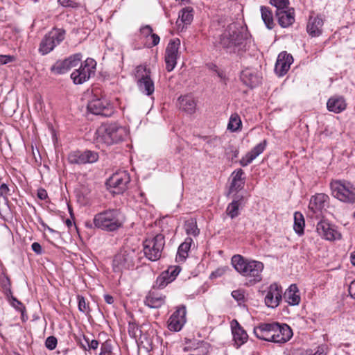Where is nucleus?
<instances>
[{"instance_id":"5fc2aeb1","label":"nucleus","mask_w":355,"mask_h":355,"mask_svg":"<svg viewBox=\"0 0 355 355\" xmlns=\"http://www.w3.org/2000/svg\"><path fill=\"white\" fill-rule=\"evenodd\" d=\"M232 297L239 304L244 300V293L241 290H235L232 292Z\"/></svg>"},{"instance_id":"39448f33","label":"nucleus","mask_w":355,"mask_h":355,"mask_svg":"<svg viewBox=\"0 0 355 355\" xmlns=\"http://www.w3.org/2000/svg\"><path fill=\"white\" fill-rule=\"evenodd\" d=\"M65 34L66 32L62 28H53L41 40L38 49L39 53L44 55L51 52L64 40Z\"/></svg>"},{"instance_id":"9d476101","label":"nucleus","mask_w":355,"mask_h":355,"mask_svg":"<svg viewBox=\"0 0 355 355\" xmlns=\"http://www.w3.org/2000/svg\"><path fill=\"white\" fill-rule=\"evenodd\" d=\"M96 62L92 58H87L82 63L78 69L71 74V78L76 85H81L87 81L91 76H94Z\"/></svg>"},{"instance_id":"c03bdc74","label":"nucleus","mask_w":355,"mask_h":355,"mask_svg":"<svg viewBox=\"0 0 355 355\" xmlns=\"http://www.w3.org/2000/svg\"><path fill=\"white\" fill-rule=\"evenodd\" d=\"M239 206V203L238 201H233L228 205L226 211L232 218H234L238 216Z\"/></svg>"},{"instance_id":"bf43d9fd","label":"nucleus","mask_w":355,"mask_h":355,"mask_svg":"<svg viewBox=\"0 0 355 355\" xmlns=\"http://www.w3.org/2000/svg\"><path fill=\"white\" fill-rule=\"evenodd\" d=\"M12 61V57L10 55H0V64H5Z\"/></svg>"},{"instance_id":"9b49d317","label":"nucleus","mask_w":355,"mask_h":355,"mask_svg":"<svg viewBox=\"0 0 355 355\" xmlns=\"http://www.w3.org/2000/svg\"><path fill=\"white\" fill-rule=\"evenodd\" d=\"M130 177L126 171H119L114 173L106 182L107 186L114 194H121L128 189Z\"/></svg>"},{"instance_id":"f3484780","label":"nucleus","mask_w":355,"mask_h":355,"mask_svg":"<svg viewBox=\"0 0 355 355\" xmlns=\"http://www.w3.org/2000/svg\"><path fill=\"white\" fill-rule=\"evenodd\" d=\"M240 78L245 85L251 88L258 86L262 78L257 70L248 68L242 71Z\"/></svg>"},{"instance_id":"4468645a","label":"nucleus","mask_w":355,"mask_h":355,"mask_svg":"<svg viewBox=\"0 0 355 355\" xmlns=\"http://www.w3.org/2000/svg\"><path fill=\"white\" fill-rule=\"evenodd\" d=\"M186 308L182 306L178 309L169 318L168 327L171 331H179L186 322Z\"/></svg>"},{"instance_id":"dca6fc26","label":"nucleus","mask_w":355,"mask_h":355,"mask_svg":"<svg viewBox=\"0 0 355 355\" xmlns=\"http://www.w3.org/2000/svg\"><path fill=\"white\" fill-rule=\"evenodd\" d=\"M318 233L324 239L334 241L340 239V234L327 221H320L316 227Z\"/></svg>"},{"instance_id":"e2e57ef3","label":"nucleus","mask_w":355,"mask_h":355,"mask_svg":"<svg viewBox=\"0 0 355 355\" xmlns=\"http://www.w3.org/2000/svg\"><path fill=\"white\" fill-rule=\"evenodd\" d=\"M58 3L64 7H72L73 3L71 0H58Z\"/></svg>"},{"instance_id":"052dcab7","label":"nucleus","mask_w":355,"mask_h":355,"mask_svg":"<svg viewBox=\"0 0 355 355\" xmlns=\"http://www.w3.org/2000/svg\"><path fill=\"white\" fill-rule=\"evenodd\" d=\"M349 293L350 296L355 299V279L351 282L349 286Z\"/></svg>"},{"instance_id":"0eeeda50","label":"nucleus","mask_w":355,"mask_h":355,"mask_svg":"<svg viewBox=\"0 0 355 355\" xmlns=\"http://www.w3.org/2000/svg\"><path fill=\"white\" fill-rule=\"evenodd\" d=\"M333 196L339 200L353 204L355 202V187L349 182L337 180L331 183Z\"/></svg>"},{"instance_id":"c756f323","label":"nucleus","mask_w":355,"mask_h":355,"mask_svg":"<svg viewBox=\"0 0 355 355\" xmlns=\"http://www.w3.org/2000/svg\"><path fill=\"white\" fill-rule=\"evenodd\" d=\"M244 172L242 169L239 168L232 173V181L231 184V189L236 191L241 189L245 184L243 175Z\"/></svg>"},{"instance_id":"864d4df0","label":"nucleus","mask_w":355,"mask_h":355,"mask_svg":"<svg viewBox=\"0 0 355 355\" xmlns=\"http://www.w3.org/2000/svg\"><path fill=\"white\" fill-rule=\"evenodd\" d=\"M112 352V345L107 341L103 343L101 347L99 355H107Z\"/></svg>"},{"instance_id":"393cba45","label":"nucleus","mask_w":355,"mask_h":355,"mask_svg":"<svg viewBox=\"0 0 355 355\" xmlns=\"http://www.w3.org/2000/svg\"><path fill=\"white\" fill-rule=\"evenodd\" d=\"M266 144V140L264 139L262 142H261L260 144H257L255 147H254L252 149V150L246 155L245 158L241 159V164L243 166H245L248 164H250L253 159H254L264 150Z\"/></svg>"},{"instance_id":"e433bc0d","label":"nucleus","mask_w":355,"mask_h":355,"mask_svg":"<svg viewBox=\"0 0 355 355\" xmlns=\"http://www.w3.org/2000/svg\"><path fill=\"white\" fill-rule=\"evenodd\" d=\"M7 300H8L10 305L13 308H15L16 310L19 311L21 313V318L23 320H24V315L26 311L25 306L12 295L9 297H7Z\"/></svg>"},{"instance_id":"680f3d73","label":"nucleus","mask_w":355,"mask_h":355,"mask_svg":"<svg viewBox=\"0 0 355 355\" xmlns=\"http://www.w3.org/2000/svg\"><path fill=\"white\" fill-rule=\"evenodd\" d=\"M150 37L152 39L153 46H155L159 44L160 38L157 34L153 33L150 35Z\"/></svg>"},{"instance_id":"b1692460","label":"nucleus","mask_w":355,"mask_h":355,"mask_svg":"<svg viewBox=\"0 0 355 355\" xmlns=\"http://www.w3.org/2000/svg\"><path fill=\"white\" fill-rule=\"evenodd\" d=\"M232 330L235 345H236V347H239L246 342L248 337V334L235 320L232 322Z\"/></svg>"},{"instance_id":"6e6d98bb","label":"nucleus","mask_w":355,"mask_h":355,"mask_svg":"<svg viewBox=\"0 0 355 355\" xmlns=\"http://www.w3.org/2000/svg\"><path fill=\"white\" fill-rule=\"evenodd\" d=\"M31 248L37 254H41L42 253V248L37 242H34L31 245Z\"/></svg>"},{"instance_id":"13d9d810","label":"nucleus","mask_w":355,"mask_h":355,"mask_svg":"<svg viewBox=\"0 0 355 355\" xmlns=\"http://www.w3.org/2000/svg\"><path fill=\"white\" fill-rule=\"evenodd\" d=\"M37 196L38 198H40L42 200H46L48 197L46 191L42 188H40L37 190Z\"/></svg>"},{"instance_id":"2eb2a0df","label":"nucleus","mask_w":355,"mask_h":355,"mask_svg":"<svg viewBox=\"0 0 355 355\" xmlns=\"http://www.w3.org/2000/svg\"><path fill=\"white\" fill-rule=\"evenodd\" d=\"M293 62V56L286 52H282L279 54L275 66V72L278 76H284L290 69Z\"/></svg>"},{"instance_id":"58836bf2","label":"nucleus","mask_w":355,"mask_h":355,"mask_svg":"<svg viewBox=\"0 0 355 355\" xmlns=\"http://www.w3.org/2000/svg\"><path fill=\"white\" fill-rule=\"evenodd\" d=\"M172 282V279H171L169 275H167V272H164V271L157 278L155 286L157 288L162 289Z\"/></svg>"},{"instance_id":"a878e982","label":"nucleus","mask_w":355,"mask_h":355,"mask_svg":"<svg viewBox=\"0 0 355 355\" xmlns=\"http://www.w3.org/2000/svg\"><path fill=\"white\" fill-rule=\"evenodd\" d=\"M286 301L289 305L296 306L300 302V295L296 284H291L284 293Z\"/></svg>"},{"instance_id":"f03ea898","label":"nucleus","mask_w":355,"mask_h":355,"mask_svg":"<svg viewBox=\"0 0 355 355\" xmlns=\"http://www.w3.org/2000/svg\"><path fill=\"white\" fill-rule=\"evenodd\" d=\"M95 227L106 232H114L122 227L123 219L117 209H109L96 214L93 219Z\"/></svg>"},{"instance_id":"c85d7f7f","label":"nucleus","mask_w":355,"mask_h":355,"mask_svg":"<svg viewBox=\"0 0 355 355\" xmlns=\"http://www.w3.org/2000/svg\"><path fill=\"white\" fill-rule=\"evenodd\" d=\"M137 85L139 89L148 96L153 94L155 91L154 82L150 76L144 80L137 81Z\"/></svg>"},{"instance_id":"72a5a7b5","label":"nucleus","mask_w":355,"mask_h":355,"mask_svg":"<svg viewBox=\"0 0 355 355\" xmlns=\"http://www.w3.org/2000/svg\"><path fill=\"white\" fill-rule=\"evenodd\" d=\"M151 76V71L150 69L147 68L144 65H139L136 67L135 71V79L137 81L144 80Z\"/></svg>"},{"instance_id":"09e8293b","label":"nucleus","mask_w":355,"mask_h":355,"mask_svg":"<svg viewBox=\"0 0 355 355\" xmlns=\"http://www.w3.org/2000/svg\"><path fill=\"white\" fill-rule=\"evenodd\" d=\"M10 189L8 185L3 183L0 186V198H3L6 203L8 202V196L9 195Z\"/></svg>"},{"instance_id":"1a4fd4ad","label":"nucleus","mask_w":355,"mask_h":355,"mask_svg":"<svg viewBox=\"0 0 355 355\" xmlns=\"http://www.w3.org/2000/svg\"><path fill=\"white\" fill-rule=\"evenodd\" d=\"M137 257L134 249L128 248L120 251L115 255L112 267L116 273H121L125 270H129L134 267L135 260Z\"/></svg>"},{"instance_id":"8fccbe9b","label":"nucleus","mask_w":355,"mask_h":355,"mask_svg":"<svg viewBox=\"0 0 355 355\" xmlns=\"http://www.w3.org/2000/svg\"><path fill=\"white\" fill-rule=\"evenodd\" d=\"M78 309L80 311L83 313H87L89 311L88 304L85 302V299L84 297L78 295Z\"/></svg>"},{"instance_id":"412c9836","label":"nucleus","mask_w":355,"mask_h":355,"mask_svg":"<svg viewBox=\"0 0 355 355\" xmlns=\"http://www.w3.org/2000/svg\"><path fill=\"white\" fill-rule=\"evenodd\" d=\"M165 295L155 291H150L144 300V304L151 309H158L165 303Z\"/></svg>"},{"instance_id":"aec40b11","label":"nucleus","mask_w":355,"mask_h":355,"mask_svg":"<svg viewBox=\"0 0 355 355\" xmlns=\"http://www.w3.org/2000/svg\"><path fill=\"white\" fill-rule=\"evenodd\" d=\"M275 12L279 25L282 27H288L295 21L293 9L286 10V8H283L275 10Z\"/></svg>"},{"instance_id":"f257e3e1","label":"nucleus","mask_w":355,"mask_h":355,"mask_svg":"<svg viewBox=\"0 0 355 355\" xmlns=\"http://www.w3.org/2000/svg\"><path fill=\"white\" fill-rule=\"evenodd\" d=\"M216 42L229 53H239L245 47L243 35L239 31L235 24H230Z\"/></svg>"},{"instance_id":"3c124183","label":"nucleus","mask_w":355,"mask_h":355,"mask_svg":"<svg viewBox=\"0 0 355 355\" xmlns=\"http://www.w3.org/2000/svg\"><path fill=\"white\" fill-rule=\"evenodd\" d=\"M46 347L50 350L54 349L57 346V339L54 336H49L45 341Z\"/></svg>"},{"instance_id":"5701e85b","label":"nucleus","mask_w":355,"mask_h":355,"mask_svg":"<svg viewBox=\"0 0 355 355\" xmlns=\"http://www.w3.org/2000/svg\"><path fill=\"white\" fill-rule=\"evenodd\" d=\"M323 24V19L319 16H311L306 26L308 33L312 37L319 36L322 33Z\"/></svg>"},{"instance_id":"338daca9","label":"nucleus","mask_w":355,"mask_h":355,"mask_svg":"<svg viewBox=\"0 0 355 355\" xmlns=\"http://www.w3.org/2000/svg\"><path fill=\"white\" fill-rule=\"evenodd\" d=\"M261 18L264 22V24L266 25V7L264 6H262L261 7Z\"/></svg>"},{"instance_id":"bb28decb","label":"nucleus","mask_w":355,"mask_h":355,"mask_svg":"<svg viewBox=\"0 0 355 355\" xmlns=\"http://www.w3.org/2000/svg\"><path fill=\"white\" fill-rule=\"evenodd\" d=\"M327 106L329 111L340 113L346 108V103L343 97H332L328 100Z\"/></svg>"},{"instance_id":"473e14b6","label":"nucleus","mask_w":355,"mask_h":355,"mask_svg":"<svg viewBox=\"0 0 355 355\" xmlns=\"http://www.w3.org/2000/svg\"><path fill=\"white\" fill-rule=\"evenodd\" d=\"M193 9L191 7H185L179 12V18L183 24H190L193 19Z\"/></svg>"},{"instance_id":"a18cd8bd","label":"nucleus","mask_w":355,"mask_h":355,"mask_svg":"<svg viewBox=\"0 0 355 355\" xmlns=\"http://www.w3.org/2000/svg\"><path fill=\"white\" fill-rule=\"evenodd\" d=\"M181 270V268L178 266H172L168 267V268L164 271V272H167V275H169L172 281L175 280L176 277L178 275Z\"/></svg>"},{"instance_id":"49530a36","label":"nucleus","mask_w":355,"mask_h":355,"mask_svg":"<svg viewBox=\"0 0 355 355\" xmlns=\"http://www.w3.org/2000/svg\"><path fill=\"white\" fill-rule=\"evenodd\" d=\"M270 3L274 6L276 10L287 8L289 1L288 0H270Z\"/></svg>"},{"instance_id":"de8ad7c7","label":"nucleus","mask_w":355,"mask_h":355,"mask_svg":"<svg viewBox=\"0 0 355 355\" xmlns=\"http://www.w3.org/2000/svg\"><path fill=\"white\" fill-rule=\"evenodd\" d=\"M225 154L229 159L233 160L234 158H236L239 154V150L236 147L233 146H229L225 149Z\"/></svg>"},{"instance_id":"2f4dec72","label":"nucleus","mask_w":355,"mask_h":355,"mask_svg":"<svg viewBox=\"0 0 355 355\" xmlns=\"http://www.w3.org/2000/svg\"><path fill=\"white\" fill-rule=\"evenodd\" d=\"M305 223L303 215L300 212H295L294 214V224L293 229L295 232L301 235L304 232Z\"/></svg>"},{"instance_id":"0e129e2a","label":"nucleus","mask_w":355,"mask_h":355,"mask_svg":"<svg viewBox=\"0 0 355 355\" xmlns=\"http://www.w3.org/2000/svg\"><path fill=\"white\" fill-rule=\"evenodd\" d=\"M272 12V11H269L268 10V29H271L272 28V25L273 24V20Z\"/></svg>"},{"instance_id":"603ef678","label":"nucleus","mask_w":355,"mask_h":355,"mask_svg":"<svg viewBox=\"0 0 355 355\" xmlns=\"http://www.w3.org/2000/svg\"><path fill=\"white\" fill-rule=\"evenodd\" d=\"M84 340L87 343V350L96 349L98 347L99 343L97 340L93 339L90 340L89 338L84 336Z\"/></svg>"},{"instance_id":"37998d69","label":"nucleus","mask_w":355,"mask_h":355,"mask_svg":"<svg viewBox=\"0 0 355 355\" xmlns=\"http://www.w3.org/2000/svg\"><path fill=\"white\" fill-rule=\"evenodd\" d=\"M1 284L2 288L3 290V293L6 295V297H9L12 295V291H11V283L10 280L8 277H4L1 280Z\"/></svg>"},{"instance_id":"7ed1b4c3","label":"nucleus","mask_w":355,"mask_h":355,"mask_svg":"<svg viewBox=\"0 0 355 355\" xmlns=\"http://www.w3.org/2000/svg\"><path fill=\"white\" fill-rule=\"evenodd\" d=\"M232 264L241 275L253 277L255 282L261 281V272L264 268L262 262L248 259L240 254H236L232 257Z\"/></svg>"},{"instance_id":"4c0bfd02","label":"nucleus","mask_w":355,"mask_h":355,"mask_svg":"<svg viewBox=\"0 0 355 355\" xmlns=\"http://www.w3.org/2000/svg\"><path fill=\"white\" fill-rule=\"evenodd\" d=\"M70 70L65 60L57 61L51 67V71L57 74H63Z\"/></svg>"},{"instance_id":"774afa93","label":"nucleus","mask_w":355,"mask_h":355,"mask_svg":"<svg viewBox=\"0 0 355 355\" xmlns=\"http://www.w3.org/2000/svg\"><path fill=\"white\" fill-rule=\"evenodd\" d=\"M313 355H326V353L322 347H318L316 352Z\"/></svg>"},{"instance_id":"6ab92c4d","label":"nucleus","mask_w":355,"mask_h":355,"mask_svg":"<svg viewBox=\"0 0 355 355\" xmlns=\"http://www.w3.org/2000/svg\"><path fill=\"white\" fill-rule=\"evenodd\" d=\"M329 196L324 193H318L310 199L309 208L313 213L322 211L328 204Z\"/></svg>"},{"instance_id":"a19ab883","label":"nucleus","mask_w":355,"mask_h":355,"mask_svg":"<svg viewBox=\"0 0 355 355\" xmlns=\"http://www.w3.org/2000/svg\"><path fill=\"white\" fill-rule=\"evenodd\" d=\"M254 334L257 338L266 340V323L260 324L254 328Z\"/></svg>"},{"instance_id":"f704fd0d","label":"nucleus","mask_w":355,"mask_h":355,"mask_svg":"<svg viewBox=\"0 0 355 355\" xmlns=\"http://www.w3.org/2000/svg\"><path fill=\"white\" fill-rule=\"evenodd\" d=\"M69 163L73 164H85L84 151H73L68 155Z\"/></svg>"},{"instance_id":"7c9ffc66","label":"nucleus","mask_w":355,"mask_h":355,"mask_svg":"<svg viewBox=\"0 0 355 355\" xmlns=\"http://www.w3.org/2000/svg\"><path fill=\"white\" fill-rule=\"evenodd\" d=\"M184 227L188 235L197 236L200 233V230L197 226V222L194 218L187 220L184 223Z\"/></svg>"},{"instance_id":"cd10ccee","label":"nucleus","mask_w":355,"mask_h":355,"mask_svg":"<svg viewBox=\"0 0 355 355\" xmlns=\"http://www.w3.org/2000/svg\"><path fill=\"white\" fill-rule=\"evenodd\" d=\"M193 240L191 238L188 237L185 241L179 246L178 253L176 255V261L178 262L184 261L188 257V252L190 250Z\"/></svg>"},{"instance_id":"ddd939ff","label":"nucleus","mask_w":355,"mask_h":355,"mask_svg":"<svg viewBox=\"0 0 355 355\" xmlns=\"http://www.w3.org/2000/svg\"><path fill=\"white\" fill-rule=\"evenodd\" d=\"M180 45V40L179 39H174L171 40L165 51V62L166 69L170 72L173 70L177 64V59L180 56L179 47Z\"/></svg>"},{"instance_id":"69168bd1","label":"nucleus","mask_w":355,"mask_h":355,"mask_svg":"<svg viewBox=\"0 0 355 355\" xmlns=\"http://www.w3.org/2000/svg\"><path fill=\"white\" fill-rule=\"evenodd\" d=\"M84 336H83V338H78V340H77V342L83 349L87 351V343L84 340Z\"/></svg>"},{"instance_id":"a211bd4d","label":"nucleus","mask_w":355,"mask_h":355,"mask_svg":"<svg viewBox=\"0 0 355 355\" xmlns=\"http://www.w3.org/2000/svg\"><path fill=\"white\" fill-rule=\"evenodd\" d=\"M282 298V288L277 283L272 284L268 288V307H277Z\"/></svg>"},{"instance_id":"ea45409f","label":"nucleus","mask_w":355,"mask_h":355,"mask_svg":"<svg viewBox=\"0 0 355 355\" xmlns=\"http://www.w3.org/2000/svg\"><path fill=\"white\" fill-rule=\"evenodd\" d=\"M83 55L80 53H75L69 58L64 59L67 64L69 65L71 69L73 67H76L81 61Z\"/></svg>"},{"instance_id":"79ce46f5","label":"nucleus","mask_w":355,"mask_h":355,"mask_svg":"<svg viewBox=\"0 0 355 355\" xmlns=\"http://www.w3.org/2000/svg\"><path fill=\"white\" fill-rule=\"evenodd\" d=\"M84 158L85 164L94 163L98 159V154L96 152L87 150L84 151Z\"/></svg>"},{"instance_id":"6e6552de","label":"nucleus","mask_w":355,"mask_h":355,"mask_svg":"<svg viewBox=\"0 0 355 355\" xmlns=\"http://www.w3.org/2000/svg\"><path fill=\"white\" fill-rule=\"evenodd\" d=\"M165 245L164 236L158 234L152 239H146L144 241V252L147 259L152 261L158 260Z\"/></svg>"},{"instance_id":"f8f14e48","label":"nucleus","mask_w":355,"mask_h":355,"mask_svg":"<svg viewBox=\"0 0 355 355\" xmlns=\"http://www.w3.org/2000/svg\"><path fill=\"white\" fill-rule=\"evenodd\" d=\"M87 110L95 115L110 116L114 113L113 106L103 97L98 98L94 95L87 103Z\"/></svg>"},{"instance_id":"423d86ee","label":"nucleus","mask_w":355,"mask_h":355,"mask_svg":"<svg viewBox=\"0 0 355 355\" xmlns=\"http://www.w3.org/2000/svg\"><path fill=\"white\" fill-rule=\"evenodd\" d=\"M293 336L291 327L286 324L268 323V342L285 343Z\"/></svg>"},{"instance_id":"c9c22d12","label":"nucleus","mask_w":355,"mask_h":355,"mask_svg":"<svg viewBox=\"0 0 355 355\" xmlns=\"http://www.w3.org/2000/svg\"><path fill=\"white\" fill-rule=\"evenodd\" d=\"M241 124L240 116L237 114H233L230 118V121L227 124V129L232 132H236L239 130Z\"/></svg>"},{"instance_id":"4be33fe9","label":"nucleus","mask_w":355,"mask_h":355,"mask_svg":"<svg viewBox=\"0 0 355 355\" xmlns=\"http://www.w3.org/2000/svg\"><path fill=\"white\" fill-rule=\"evenodd\" d=\"M179 108L187 114H192L196 110V101L191 95L182 96L178 98Z\"/></svg>"},{"instance_id":"4d7b16f0","label":"nucleus","mask_w":355,"mask_h":355,"mask_svg":"<svg viewBox=\"0 0 355 355\" xmlns=\"http://www.w3.org/2000/svg\"><path fill=\"white\" fill-rule=\"evenodd\" d=\"M141 32L144 36L148 37L153 33V29L150 26L146 25L141 28Z\"/></svg>"},{"instance_id":"20e7f679","label":"nucleus","mask_w":355,"mask_h":355,"mask_svg":"<svg viewBox=\"0 0 355 355\" xmlns=\"http://www.w3.org/2000/svg\"><path fill=\"white\" fill-rule=\"evenodd\" d=\"M96 134L97 143L106 146L120 142L128 135L126 128L116 123L103 124L98 128Z\"/></svg>"}]
</instances>
